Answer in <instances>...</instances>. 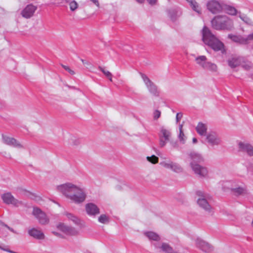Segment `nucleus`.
<instances>
[{
    "mask_svg": "<svg viewBox=\"0 0 253 253\" xmlns=\"http://www.w3.org/2000/svg\"><path fill=\"white\" fill-rule=\"evenodd\" d=\"M57 189L66 197L76 204L84 202L86 197L85 189L71 183H67L57 187Z\"/></svg>",
    "mask_w": 253,
    "mask_h": 253,
    "instance_id": "f257e3e1",
    "label": "nucleus"
},
{
    "mask_svg": "<svg viewBox=\"0 0 253 253\" xmlns=\"http://www.w3.org/2000/svg\"><path fill=\"white\" fill-rule=\"evenodd\" d=\"M202 33L203 41L205 44L215 51H222L224 49L223 43L211 33L209 28L204 27Z\"/></svg>",
    "mask_w": 253,
    "mask_h": 253,
    "instance_id": "f03ea898",
    "label": "nucleus"
},
{
    "mask_svg": "<svg viewBox=\"0 0 253 253\" xmlns=\"http://www.w3.org/2000/svg\"><path fill=\"white\" fill-rule=\"evenodd\" d=\"M213 28L217 30H231L233 28V22L226 16H217L211 21Z\"/></svg>",
    "mask_w": 253,
    "mask_h": 253,
    "instance_id": "7ed1b4c3",
    "label": "nucleus"
},
{
    "mask_svg": "<svg viewBox=\"0 0 253 253\" xmlns=\"http://www.w3.org/2000/svg\"><path fill=\"white\" fill-rule=\"evenodd\" d=\"M197 195L199 196L197 200L199 207L207 213L212 214L214 212L213 209L208 202L206 194L201 191H199L197 192Z\"/></svg>",
    "mask_w": 253,
    "mask_h": 253,
    "instance_id": "20e7f679",
    "label": "nucleus"
},
{
    "mask_svg": "<svg viewBox=\"0 0 253 253\" xmlns=\"http://www.w3.org/2000/svg\"><path fill=\"white\" fill-rule=\"evenodd\" d=\"M140 75L149 92L155 96H159V92L156 85L145 74L140 73Z\"/></svg>",
    "mask_w": 253,
    "mask_h": 253,
    "instance_id": "39448f33",
    "label": "nucleus"
},
{
    "mask_svg": "<svg viewBox=\"0 0 253 253\" xmlns=\"http://www.w3.org/2000/svg\"><path fill=\"white\" fill-rule=\"evenodd\" d=\"M171 135V132L169 129L164 126L161 127L159 137V144L161 148L164 147L166 145L167 142L170 141Z\"/></svg>",
    "mask_w": 253,
    "mask_h": 253,
    "instance_id": "423d86ee",
    "label": "nucleus"
},
{
    "mask_svg": "<svg viewBox=\"0 0 253 253\" xmlns=\"http://www.w3.org/2000/svg\"><path fill=\"white\" fill-rule=\"evenodd\" d=\"M190 165L194 173L199 177L205 178L208 176L209 172L206 167L194 163H190Z\"/></svg>",
    "mask_w": 253,
    "mask_h": 253,
    "instance_id": "0eeeda50",
    "label": "nucleus"
},
{
    "mask_svg": "<svg viewBox=\"0 0 253 253\" xmlns=\"http://www.w3.org/2000/svg\"><path fill=\"white\" fill-rule=\"evenodd\" d=\"M206 140L212 147L218 146L222 143L219 135L214 131H211L206 135Z\"/></svg>",
    "mask_w": 253,
    "mask_h": 253,
    "instance_id": "6e6552de",
    "label": "nucleus"
},
{
    "mask_svg": "<svg viewBox=\"0 0 253 253\" xmlns=\"http://www.w3.org/2000/svg\"><path fill=\"white\" fill-rule=\"evenodd\" d=\"M32 214L38 220L40 224H46L49 222V219L46 214L40 208L34 207Z\"/></svg>",
    "mask_w": 253,
    "mask_h": 253,
    "instance_id": "1a4fd4ad",
    "label": "nucleus"
},
{
    "mask_svg": "<svg viewBox=\"0 0 253 253\" xmlns=\"http://www.w3.org/2000/svg\"><path fill=\"white\" fill-rule=\"evenodd\" d=\"M160 165L166 169H170L175 173H181L183 170L179 164L171 161L162 162L160 163Z\"/></svg>",
    "mask_w": 253,
    "mask_h": 253,
    "instance_id": "9d476101",
    "label": "nucleus"
},
{
    "mask_svg": "<svg viewBox=\"0 0 253 253\" xmlns=\"http://www.w3.org/2000/svg\"><path fill=\"white\" fill-rule=\"evenodd\" d=\"M1 198L4 203L6 204H12L16 207L23 205L22 201L15 199L10 193H6L3 194Z\"/></svg>",
    "mask_w": 253,
    "mask_h": 253,
    "instance_id": "9b49d317",
    "label": "nucleus"
},
{
    "mask_svg": "<svg viewBox=\"0 0 253 253\" xmlns=\"http://www.w3.org/2000/svg\"><path fill=\"white\" fill-rule=\"evenodd\" d=\"M207 6L209 10L213 14L220 12L222 9L221 4L218 1L214 0L209 1Z\"/></svg>",
    "mask_w": 253,
    "mask_h": 253,
    "instance_id": "f8f14e48",
    "label": "nucleus"
},
{
    "mask_svg": "<svg viewBox=\"0 0 253 253\" xmlns=\"http://www.w3.org/2000/svg\"><path fill=\"white\" fill-rule=\"evenodd\" d=\"M57 229L69 235H75L78 233V231L75 228L67 226L64 223H60L57 226Z\"/></svg>",
    "mask_w": 253,
    "mask_h": 253,
    "instance_id": "ddd939ff",
    "label": "nucleus"
},
{
    "mask_svg": "<svg viewBox=\"0 0 253 253\" xmlns=\"http://www.w3.org/2000/svg\"><path fill=\"white\" fill-rule=\"evenodd\" d=\"M37 6L33 4H28L21 11L22 16L25 18H30L32 17L37 10Z\"/></svg>",
    "mask_w": 253,
    "mask_h": 253,
    "instance_id": "4468645a",
    "label": "nucleus"
},
{
    "mask_svg": "<svg viewBox=\"0 0 253 253\" xmlns=\"http://www.w3.org/2000/svg\"><path fill=\"white\" fill-rule=\"evenodd\" d=\"M196 243L198 248L206 253L211 252L213 250L212 247L210 244L201 239H197Z\"/></svg>",
    "mask_w": 253,
    "mask_h": 253,
    "instance_id": "2eb2a0df",
    "label": "nucleus"
},
{
    "mask_svg": "<svg viewBox=\"0 0 253 253\" xmlns=\"http://www.w3.org/2000/svg\"><path fill=\"white\" fill-rule=\"evenodd\" d=\"M2 141L6 145L17 148H22V145L15 138L9 137L7 135H2Z\"/></svg>",
    "mask_w": 253,
    "mask_h": 253,
    "instance_id": "dca6fc26",
    "label": "nucleus"
},
{
    "mask_svg": "<svg viewBox=\"0 0 253 253\" xmlns=\"http://www.w3.org/2000/svg\"><path fill=\"white\" fill-rule=\"evenodd\" d=\"M239 151L246 153L249 156H253V147L249 143L240 142L238 143Z\"/></svg>",
    "mask_w": 253,
    "mask_h": 253,
    "instance_id": "f3484780",
    "label": "nucleus"
},
{
    "mask_svg": "<svg viewBox=\"0 0 253 253\" xmlns=\"http://www.w3.org/2000/svg\"><path fill=\"white\" fill-rule=\"evenodd\" d=\"M85 210L87 213L90 216H95L100 213L98 207L93 203H88L85 205Z\"/></svg>",
    "mask_w": 253,
    "mask_h": 253,
    "instance_id": "a211bd4d",
    "label": "nucleus"
},
{
    "mask_svg": "<svg viewBox=\"0 0 253 253\" xmlns=\"http://www.w3.org/2000/svg\"><path fill=\"white\" fill-rule=\"evenodd\" d=\"M228 38L233 42L242 44H248L247 37H244L241 35H236L232 34L228 35Z\"/></svg>",
    "mask_w": 253,
    "mask_h": 253,
    "instance_id": "6ab92c4d",
    "label": "nucleus"
},
{
    "mask_svg": "<svg viewBox=\"0 0 253 253\" xmlns=\"http://www.w3.org/2000/svg\"><path fill=\"white\" fill-rule=\"evenodd\" d=\"M244 62V57H234L228 60V65L232 68H236Z\"/></svg>",
    "mask_w": 253,
    "mask_h": 253,
    "instance_id": "aec40b11",
    "label": "nucleus"
},
{
    "mask_svg": "<svg viewBox=\"0 0 253 253\" xmlns=\"http://www.w3.org/2000/svg\"><path fill=\"white\" fill-rule=\"evenodd\" d=\"M28 234L38 240H42L45 237L44 234L41 230L34 228L29 230Z\"/></svg>",
    "mask_w": 253,
    "mask_h": 253,
    "instance_id": "412c9836",
    "label": "nucleus"
},
{
    "mask_svg": "<svg viewBox=\"0 0 253 253\" xmlns=\"http://www.w3.org/2000/svg\"><path fill=\"white\" fill-rule=\"evenodd\" d=\"M207 129V125L202 122H199L196 127L197 133L201 136L206 135Z\"/></svg>",
    "mask_w": 253,
    "mask_h": 253,
    "instance_id": "4be33fe9",
    "label": "nucleus"
},
{
    "mask_svg": "<svg viewBox=\"0 0 253 253\" xmlns=\"http://www.w3.org/2000/svg\"><path fill=\"white\" fill-rule=\"evenodd\" d=\"M189 156L191 158V161L190 163H194V164H197L204 161L202 156L198 153L191 152L189 154Z\"/></svg>",
    "mask_w": 253,
    "mask_h": 253,
    "instance_id": "5701e85b",
    "label": "nucleus"
},
{
    "mask_svg": "<svg viewBox=\"0 0 253 253\" xmlns=\"http://www.w3.org/2000/svg\"><path fill=\"white\" fill-rule=\"evenodd\" d=\"M231 191L236 196H239L247 193V191L245 186L235 188L232 187L231 188Z\"/></svg>",
    "mask_w": 253,
    "mask_h": 253,
    "instance_id": "b1692460",
    "label": "nucleus"
},
{
    "mask_svg": "<svg viewBox=\"0 0 253 253\" xmlns=\"http://www.w3.org/2000/svg\"><path fill=\"white\" fill-rule=\"evenodd\" d=\"M187 2H188L192 9L198 13H201V9L198 4V3L195 0H186Z\"/></svg>",
    "mask_w": 253,
    "mask_h": 253,
    "instance_id": "393cba45",
    "label": "nucleus"
},
{
    "mask_svg": "<svg viewBox=\"0 0 253 253\" xmlns=\"http://www.w3.org/2000/svg\"><path fill=\"white\" fill-rule=\"evenodd\" d=\"M145 235L147 236L149 240L154 241H159L160 239L159 236L155 232L149 231L145 232Z\"/></svg>",
    "mask_w": 253,
    "mask_h": 253,
    "instance_id": "a878e982",
    "label": "nucleus"
},
{
    "mask_svg": "<svg viewBox=\"0 0 253 253\" xmlns=\"http://www.w3.org/2000/svg\"><path fill=\"white\" fill-rule=\"evenodd\" d=\"M204 69L208 70L211 72H215L217 70V66L211 62H207L204 66Z\"/></svg>",
    "mask_w": 253,
    "mask_h": 253,
    "instance_id": "bb28decb",
    "label": "nucleus"
},
{
    "mask_svg": "<svg viewBox=\"0 0 253 253\" xmlns=\"http://www.w3.org/2000/svg\"><path fill=\"white\" fill-rule=\"evenodd\" d=\"M63 1L69 3L70 9L72 11H75L78 8L79 4L75 0H63Z\"/></svg>",
    "mask_w": 253,
    "mask_h": 253,
    "instance_id": "cd10ccee",
    "label": "nucleus"
},
{
    "mask_svg": "<svg viewBox=\"0 0 253 253\" xmlns=\"http://www.w3.org/2000/svg\"><path fill=\"white\" fill-rule=\"evenodd\" d=\"M239 17L240 19L244 21V22L248 25H252L253 21L250 17L245 14L241 13L240 12H239Z\"/></svg>",
    "mask_w": 253,
    "mask_h": 253,
    "instance_id": "c85d7f7f",
    "label": "nucleus"
},
{
    "mask_svg": "<svg viewBox=\"0 0 253 253\" xmlns=\"http://www.w3.org/2000/svg\"><path fill=\"white\" fill-rule=\"evenodd\" d=\"M197 63L204 68V66L207 63V57L205 56L202 55L197 57L196 58Z\"/></svg>",
    "mask_w": 253,
    "mask_h": 253,
    "instance_id": "c756f323",
    "label": "nucleus"
},
{
    "mask_svg": "<svg viewBox=\"0 0 253 253\" xmlns=\"http://www.w3.org/2000/svg\"><path fill=\"white\" fill-rule=\"evenodd\" d=\"M66 215L69 220L73 221L75 224L77 225L80 224V220L77 216L70 213H66Z\"/></svg>",
    "mask_w": 253,
    "mask_h": 253,
    "instance_id": "7c9ffc66",
    "label": "nucleus"
},
{
    "mask_svg": "<svg viewBox=\"0 0 253 253\" xmlns=\"http://www.w3.org/2000/svg\"><path fill=\"white\" fill-rule=\"evenodd\" d=\"M240 65L245 70H249L252 67L253 64L244 58V62H242Z\"/></svg>",
    "mask_w": 253,
    "mask_h": 253,
    "instance_id": "2f4dec72",
    "label": "nucleus"
},
{
    "mask_svg": "<svg viewBox=\"0 0 253 253\" xmlns=\"http://www.w3.org/2000/svg\"><path fill=\"white\" fill-rule=\"evenodd\" d=\"M162 250L167 253H172V249L170 247L169 245L166 243H163L161 247Z\"/></svg>",
    "mask_w": 253,
    "mask_h": 253,
    "instance_id": "473e14b6",
    "label": "nucleus"
},
{
    "mask_svg": "<svg viewBox=\"0 0 253 253\" xmlns=\"http://www.w3.org/2000/svg\"><path fill=\"white\" fill-rule=\"evenodd\" d=\"M178 12L175 9H170L169 11V15L171 19L173 21L176 19V16H178Z\"/></svg>",
    "mask_w": 253,
    "mask_h": 253,
    "instance_id": "72a5a7b5",
    "label": "nucleus"
},
{
    "mask_svg": "<svg viewBox=\"0 0 253 253\" xmlns=\"http://www.w3.org/2000/svg\"><path fill=\"white\" fill-rule=\"evenodd\" d=\"M109 218L106 214H101L98 217V221L101 223L106 224L109 222Z\"/></svg>",
    "mask_w": 253,
    "mask_h": 253,
    "instance_id": "f704fd0d",
    "label": "nucleus"
},
{
    "mask_svg": "<svg viewBox=\"0 0 253 253\" xmlns=\"http://www.w3.org/2000/svg\"><path fill=\"white\" fill-rule=\"evenodd\" d=\"M226 12L230 15H235L237 13V11L235 8L231 6H228L226 8Z\"/></svg>",
    "mask_w": 253,
    "mask_h": 253,
    "instance_id": "c9c22d12",
    "label": "nucleus"
},
{
    "mask_svg": "<svg viewBox=\"0 0 253 253\" xmlns=\"http://www.w3.org/2000/svg\"><path fill=\"white\" fill-rule=\"evenodd\" d=\"M146 159L148 162L153 164H156L158 163L159 161L158 157L154 155H152L150 157H147Z\"/></svg>",
    "mask_w": 253,
    "mask_h": 253,
    "instance_id": "e433bc0d",
    "label": "nucleus"
},
{
    "mask_svg": "<svg viewBox=\"0 0 253 253\" xmlns=\"http://www.w3.org/2000/svg\"><path fill=\"white\" fill-rule=\"evenodd\" d=\"M98 68L101 71H102L103 73V74L106 76V77H107L109 79V80L111 82L112 81V75L109 71H106L103 68L100 66H99Z\"/></svg>",
    "mask_w": 253,
    "mask_h": 253,
    "instance_id": "4c0bfd02",
    "label": "nucleus"
},
{
    "mask_svg": "<svg viewBox=\"0 0 253 253\" xmlns=\"http://www.w3.org/2000/svg\"><path fill=\"white\" fill-rule=\"evenodd\" d=\"M178 137L181 143L184 144L185 143L186 137L185 136L183 131H179V134L178 136Z\"/></svg>",
    "mask_w": 253,
    "mask_h": 253,
    "instance_id": "58836bf2",
    "label": "nucleus"
},
{
    "mask_svg": "<svg viewBox=\"0 0 253 253\" xmlns=\"http://www.w3.org/2000/svg\"><path fill=\"white\" fill-rule=\"evenodd\" d=\"M71 144L72 145H75V146H77L78 145H79L80 144H81V139H79V138H77L75 137H73L71 138Z\"/></svg>",
    "mask_w": 253,
    "mask_h": 253,
    "instance_id": "ea45409f",
    "label": "nucleus"
},
{
    "mask_svg": "<svg viewBox=\"0 0 253 253\" xmlns=\"http://www.w3.org/2000/svg\"><path fill=\"white\" fill-rule=\"evenodd\" d=\"M161 112L158 110H155L153 112V118L155 120L158 119L161 116Z\"/></svg>",
    "mask_w": 253,
    "mask_h": 253,
    "instance_id": "a19ab883",
    "label": "nucleus"
},
{
    "mask_svg": "<svg viewBox=\"0 0 253 253\" xmlns=\"http://www.w3.org/2000/svg\"><path fill=\"white\" fill-rule=\"evenodd\" d=\"M62 66L65 70L67 71L71 75L75 74V72L73 70H71L69 68V67L64 65H62Z\"/></svg>",
    "mask_w": 253,
    "mask_h": 253,
    "instance_id": "79ce46f5",
    "label": "nucleus"
},
{
    "mask_svg": "<svg viewBox=\"0 0 253 253\" xmlns=\"http://www.w3.org/2000/svg\"><path fill=\"white\" fill-rule=\"evenodd\" d=\"M0 225L3 226H4L6 227L8 230H9L10 231H11L13 233H16V232L13 229L8 226L7 225L5 224L3 222L0 221Z\"/></svg>",
    "mask_w": 253,
    "mask_h": 253,
    "instance_id": "37998d69",
    "label": "nucleus"
},
{
    "mask_svg": "<svg viewBox=\"0 0 253 253\" xmlns=\"http://www.w3.org/2000/svg\"><path fill=\"white\" fill-rule=\"evenodd\" d=\"M182 116H183V115L181 113H177L176 116V121L177 123L179 122L180 120L182 118Z\"/></svg>",
    "mask_w": 253,
    "mask_h": 253,
    "instance_id": "c03bdc74",
    "label": "nucleus"
},
{
    "mask_svg": "<svg viewBox=\"0 0 253 253\" xmlns=\"http://www.w3.org/2000/svg\"><path fill=\"white\" fill-rule=\"evenodd\" d=\"M170 144L173 148H176L178 147V143L176 141H170Z\"/></svg>",
    "mask_w": 253,
    "mask_h": 253,
    "instance_id": "a18cd8bd",
    "label": "nucleus"
},
{
    "mask_svg": "<svg viewBox=\"0 0 253 253\" xmlns=\"http://www.w3.org/2000/svg\"><path fill=\"white\" fill-rule=\"evenodd\" d=\"M81 61L84 65H86L87 66V68H89L91 66V64L89 62L86 61L84 59H81Z\"/></svg>",
    "mask_w": 253,
    "mask_h": 253,
    "instance_id": "49530a36",
    "label": "nucleus"
},
{
    "mask_svg": "<svg viewBox=\"0 0 253 253\" xmlns=\"http://www.w3.org/2000/svg\"><path fill=\"white\" fill-rule=\"evenodd\" d=\"M247 40L248 43H249L250 41L253 40V33L249 35L247 37Z\"/></svg>",
    "mask_w": 253,
    "mask_h": 253,
    "instance_id": "de8ad7c7",
    "label": "nucleus"
},
{
    "mask_svg": "<svg viewBox=\"0 0 253 253\" xmlns=\"http://www.w3.org/2000/svg\"><path fill=\"white\" fill-rule=\"evenodd\" d=\"M94 4H95L98 7H99L100 4L98 0H90Z\"/></svg>",
    "mask_w": 253,
    "mask_h": 253,
    "instance_id": "09e8293b",
    "label": "nucleus"
},
{
    "mask_svg": "<svg viewBox=\"0 0 253 253\" xmlns=\"http://www.w3.org/2000/svg\"><path fill=\"white\" fill-rule=\"evenodd\" d=\"M148 3L153 5L156 4L157 0H147Z\"/></svg>",
    "mask_w": 253,
    "mask_h": 253,
    "instance_id": "8fccbe9b",
    "label": "nucleus"
},
{
    "mask_svg": "<svg viewBox=\"0 0 253 253\" xmlns=\"http://www.w3.org/2000/svg\"><path fill=\"white\" fill-rule=\"evenodd\" d=\"M182 127H183V124H180V125L179 126V131H183V130H182Z\"/></svg>",
    "mask_w": 253,
    "mask_h": 253,
    "instance_id": "3c124183",
    "label": "nucleus"
},
{
    "mask_svg": "<svg viewBox=\"0 0 253 253\" xmlns=\"http://www.w3.org/2000/svg\"><path fill=\"white\" fill-rule=\"evenodd\" d=\"M139 3H142L144 2V0H135Z\"/></svg>",
    "mask_w": 253,
    "mask_h": 253,
    "instance_id": "603ef678",
    "label": "nucleus"
},
{
    "mask_svg": "<svg viewBox=\"0 0 253 253\" xmlns=\"http://www.w3.org/2000/svg\"><path fill=\"white\" fill-rule=\"evenodd\" d=\"M192 141L194 143H196L197 142V139L196 138H193Z\"/></svg>",
    "mask_w": 253,
    "mask_h": 253,
    "instance_id": "864d4df0",
    "label": "nucleus"
},
{
    "mask_svg": "<svg viewBox=\"0 0 253 253\" xmlns=\"http://www.w3.org/2000/svg\"><path fill=\"white\" fill-rule=\"evenodd\" d=\"M52 233L53 234H54L56 236H59V234L56 232L53 231V232H52Z\"/></svg>",
    "mask_w": 253,
    "mask_h": 253,
    "instance_id": "5fc2aeb1",
    "label": "nucleus"
},
{
    "mask_svg": "<svg viewBox=\"0 0 253 253\" xmlns=\"http://www.w3.org/2000/svg\"><path fill=\"white\" fill-rule=\"evenodd\" d=\"M252 226L253 227V220L252 221Z\"/></svg>",
    "mask_w": 253,
    "mask_h": 253,
    "instance_id": "6e6d98bb",
    "label": "nucleus"
}]
</instances>
